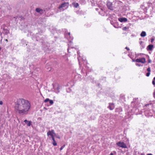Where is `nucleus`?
Returning a JSON list of instances; mask_svg holds the SVG:
<instances>
[{
    "instance_id": "nucleus-1",
    "label": "nucleus",
    "mask_w": 155,
    "mask_h": 155,
    "mask_svg": "<svg viewBox=\"0 0 155 155\" xmlns=\"http://www.w3.org/2000/svg\"><path fill=\"white\" fill-rule=\"evenodd\" d=\"M31 104L27 100L23 98H20L17 100L15 107V112L21 115H26L30 109Z\"/></svg>"
},
{
    "instance_id": "nucleus-2",
    "label": "nucleus",
    "mask_w": 155,
    "mask_h": 155,
    "mask_svg": "<svg viewBox=\"0 0 155 155\" xmlns=\"http://www.w3.org/2000/svg\"><path fill=\"white\" fill-rule=\"evenodd\" d=\"M135 61L137 62H140L143 64H144L146 62V60L145 58H140L136 59Z\"/></svg>"
},
{
    "instance_id": "nucleus-3",
    "label": "nucleus",
    "mask_w": 155,
    "mask_h": 155,
    "mask_svg": "<svg viewBox=\"0 0 155 155\" xmlns=\"http://www.w3.org/2000/svg\"><path fill=\"white\" fill-rule=\"evenodd\" d=\"M47 135L48 136H50L52 139L54 138V135H55V134L53 130H51L50 131H49L47 133Z\"/></svg>"
},
{
    "instance_id": "nucleus-4",
    "label": "nucleus",
    "mask_w": 155,
    "mask_h": 155,
    "mask_svg": "<svg viewBox=\"0 0 155 155\" xmlns=\"http://www.w3.org/2000/svg\"><path fill=\"white\" fill-rule=\"evenodd\" d=\"M117 144L118 147L122 148H126L127 147L126 144L123 142H118L117 143Z\"/></svg>"
},
{
    "instance_id": "nucleus-5",
    "label": "nucleus",
    "mask_w": 155,
    "mask_h": 155,
    "mask_svg": "<svg viewBox=\"0 0 155 155\" xmlns=\"http://www.w3.org/2000/svg\"><path fill=\"white\" fill-rule=\"evenodd\" d=\"M78 60L79 62V64H81V62L82 61H84V62H86V60L85 59V58L84 57L82 58L81 56H79L78 58Z\"/></svg>"
},
{
    "instance_id": "nucleus-6",
    "label": "nucleus",
    "mask_w": 155,
    "mask_h": 155,
    "mask_svg": "<svg viewBox=\"0 0 155 155\" xmlns=\"http://www.w3.org/2000/svg\"><path fill=\"white\" fill-rule=\"evenodd\" d=\"M107 5L108 8L111 10H113V7L112 6V3L109 2L108 1L107 2Z\"/></svg>"
},
{
    "instance_id": "nucleus-7",
    "label": "nucleus",
    "mask_w": 155,
    "mask_h": 155,
    "mask_svg": "<svg viewBox=\"0 0 155 155\" xmlns=\"http://www.w3.org/2000/svg\"><path fill=\"white\" fill-rule=\"evenodd\" d=\"M67 4L68 3H62L61 5L59 6V9H61V8L65 7V8L66 9L67 8Z\"/></svg>"
},
{
    "instance_id": "nucleus-8",
    "label": "nucleus",
    "mask_w": 155,
    "mask_h": 155,
    "mask_svg": "<svg viewBox=\"0 0 155 155\" xmlns=\"http://www.w3.org/2000/svg\"><path fill=\"white\" fill-rule=\"evenodd\" d=\"M118 20L121 22L124 21L126 22L127 21V19L126 18H119Z\"/></svg>"
},
{
    "instance_id": "nucleus-9",
    "label": "nucleus",
    "mask_w": 155,
    "mask_h": 155,
    "mask_svg": "<svg viewBox=\"0 0 155 155\" xmlns=\"http://www.w3.org/2000/svg\"><path fill=\"white\" fill-rule=\"evenodd\" d=\"M153 47V45H150L147 47V49L148 50H152Z\"/></svg>"
},
{
    "instance_id": "nucleus-10",
    "label": "nucleus",
    "mask_w": 155,
    "mask_h": 155,
    "mask_svg": "<svg viewBox=\"0 0 155 155\" xmlns=\"http://www.w3.org/2000/svg\"><path fill=\"white\" fill-rule=\"evenodd\" d=\"M35 11L37 12L40 13H42L43 12V10L39 8H36L35 9Z\"/></svg>"
},
{
    "instance_id": "nucleus-11",
    "label": "nucleus",
    "mask_w": 155,
    "mask_h": 155,
    "mask_svg": "<svg viewBox=\"0 0 155 155\" xmlns=\"http://www.w3.org/2000/svg\"><path fill=\"white\" fill-rule=\"evenodd\" d=\"M108 107L109 108L110 110H112L114 108V106L113 104H110Z\"/></svg>"
},
{
    "instance_id": "nucleus-12",
    "label": "nucleus",
    "mask_w": 155,
    "mask_h": 155,
    "mask_svg": "<svg viewBox=\"0 0 155 155\" xmlns=\"http://www.w3.org/2000/svg\"><path fill=\"white\" fill-rule=\"evenodd\" d=\"M146 35V34L145 31H142L141 34L140 36L142 37H144Z\"/></svg>"
},
{
    "instance_id": "nucleus-13",
    "label": "nucleus",
    "mask_w": 155,
    "mask_h": 155,
    "mask_svg": "<svg viewBox=\"0 0 155 155\" xmlns=\"http://www.w3.org/2000/svg\"><path fill=\"white\" fill-rule=\"evenodd\" d=\"M52 139L53 141V142H52L53 145L54 146H56L57 145V143L55 140L54 138Z\"/></svg>"
},
{
    "instance_id": "nucleus-14",
    "label": "nucleus",
    "mask_w": 155,
    "mask_h": 155,
    "mask_svg": "<svg viewBox=\"0 0 155 155\" xmlns=\"http://www.w3.org/2000/svg\"><path fill=\"white\" fill-rule=\"evenodd\" d=\"M32 122L31 121H28L27 124L28 126H30L31 125Z\"/></svg>"
},
{
    "instance_id": "nucleus-15",
    "label": "nucleus",
    "mask_w": 155,
    "mask_h": 155,
    "mask_svg": "<svg viewBox=\"0 0 155 155\" xmlns=\"http://www.w3.org/2000/svg\"><path fill=\"white\" fill-rule=\"evenodd\" d=\"M152 83L153 84L155 87V77L153 78Z\"/></svg>"
},
{
    "instance_id": "nucleus-16",
    "label": "nucleus",
    "mask_w": 155,
    "mask_h": 155,
    "mask_svg": "<svg viewBox=\"0 0 155 155\" xmlns=\"http://www.w3.org/2000/svg\"><path fill=\"white\" fill-rule=\"evenodd\" d=\"M73 5L76 8L78 6V3H74Z\"/></svg>"
},
{
    "instance_id": "nucleus-17",
    "label": "nucleus",
    "mask_w": 155,
    "mask_h": 155,
    "mask_svg": "<svg viewBox=\"0 0 155 155\" xmlns=\"http://www.w3.org/2000/svg\"><path fill=\"white\" fill-rule=\"evenodd\" d=\"M49 100H50L49 98H47L44 101V102L45 103H46L48 101H49Z\"/></svg>"
},
{
    "instance_id": "nucleus-18",
    "label": "nucleus",
    "mask_w": 155,
    "mask_h": 155,
    "mask_svg": "<svg viewBox=\"0 0 155 155\" xmlns=\"http://www.w3.org/2000/svg\"><path fill=\"white\" fill-rule=\"evenodd\" d=\"M49 102L51 105H52L53 104V101L52 100H50L49 101Z\"/></svg>"
},
{
    "instance_id": "nucleus-19",
    "label": "nucleus",
    "mask_w": 155,
    "mask_h": 155,
    "mask_svg": "<svg viewBox=\"0 0 155 155\" xmlns=\"http://www.w3.org/2000/svg\"><path fill=\"white\" fill-rule=\"evenodd\" d=\"M147 70L148 71V72H150V71H151L150 68V67H149L147 69Z\"/></svg>"
},
{
    "instance_id": "nucleus-20",
    "label": "nucleus",
    "mask_w": 155,
    "mask_h": 155,
    "mask_svg": "<svg viewBox=\"0 0 155 155\" xmlns=\"http://www.w3.org/2000/svg\"><path fill=\"white\" fill-rule=\"evenodd\" d=\"M150 72H148L146 74V76H147V77H148L150 75Z\"/></svg>"
},
{
    "instance_id": "nucleus-21",
    "label": "nucleus",
    "mask_w": 155,
    "mask_h": 155,
    "mask_svg": "<svg viewBox=\"0 0 155 155\" xmlns=\"http://www.w3.org/2000/svg\"><path fill=\"white\" fill-rule=\"evenodd\" d=\"M127 29V28L126 27H124L123 28H122V29L123 30H125Z\"/></svg>"
},
{
    "instance_id": "nucleus-22",
    "label": "nucleus",
    "mask_w": 155,
    "mask_h": 155,
    "mask_svg": "<svg viewBox=\"0 0 155 155\" xmlns=\"http://www.w3.org/2000/svg\"><path fill=\"white\" fill-rule=\"evenodd\" d=\"M154 41V39L153 38H152L151 39V43H152L153 41Z\"/></svg>"
},
{
    "instance_id": "nucleus-23",
    "label": "nucleus",
    "mask_w": 155,
    "mask_h": 155,
    "mask_svg": "<svg viewBox=\"0 0 155 155\" xmlns=\"http://www.w3.org/2000/svg\"><path fill=\"white\" fill-rule=\"evenodd\" d=\"M24 122L26 123L27 124V123L28 122V121L27 120H24Z\"/></svg>"
},
{
    "instance_id": "nucleus-24",
    "label": "nucleus",
    "mask_w": 155,
    "mask_h": 155,
    "mask_svg": "<svg viewBox=\"0 0 155 155\" xmlns=\"http://www.w3.org/2000/svg\"><path fill=\"white\" fill-rule=\"evenodd\" d=\"M136 65L137 66H141V65H140V64H139L138 63H136Z\"/></svg>"
},
{
    "instance_id": "nucleus-25",
    "label": "nucleus",
    "mask_w": 155,
    "mask_h": 155,
    "mask_svg": "<svg viewBox=\"0 0 155 155\" xmlns=\"http://www.w3.org/2000/svg\"><path fill=\"white\" fill-rule=\"evenodd\" d=\"M3 104V102L2 101H0V105H2Z\"/></svg>"
},
{
    "instance_id": "nucleus-26",
    "label": "nucleus",
    "mask_w": 155,
    "mask_h": 155,
    "mask_svg": "<svg viewBox=\"0 0 155 155\" xmlns=\"http://www.w3.org/2000/svg\"><path fill=\"white\" fill-rule=\"evenodd\" d=\"M64 146H62V147H61V148H60V150H62L63 148L64 147Z\"/></svg>"
},
{
    "instance_id": "nucleus-27",
    "label": "nucleus",
    "mask_w": 155,
    "mask_h": 155,
    "mask_svg": "<svg viewBox=\"0 0 155 155\" xmlns=\"http://www.w3.org/2000/svg\"><path fill=\"white\" fill-rule=\"evenodd\" d=\"M125 48L128 50H129V49L127 47H126Z\"/></svg>"
},
{
    "instance_id": "nucleus-28",
    "label": "nucleus",
    "mask_w": 155,
    "mask_h": 155,
    "mask_svg": "<svg viewBox=\"0 0 155 155\" xmlns=\"http://www.w3.org/2000/svg\"><path fill=\"white\" fill-rule=\"evenodd\" d=\"M147 155H153L151 153H149V154H147Z\"/></svg>"
},
{
    "instance_id": "nucleus-29",
    "label": "nucleus",
    "mask_w": 155,
    "mask_h": 155,
    "mask_svg": "<svg viewBox=\"0 0 155 155\" xmlns=\"http://www.w3.org/2000/svg\"><path fill=\"white\" fill-rule=\"evenodd\" d=\"M5 41H6L7 42H8V39H5Z\"/></svg>"
},
{
    "instance_id": "nucleus-30",
    "label": "nucleus",
    "mask_w": 155,
    "mask_h": 155,
    "mask_svg": "<svg viewBox=\"0 0 155 155\" xmlns=\"http://www.w3.org/2000/svg\"><path fill=\"white\" fill-rule=\"evenodd\" d=\"M70 38H71V40H73V37H70Z\"/></svg>"
},
{
    "instance_id": "nucleus-31",
    "label": "nucleus",
    "mask_w": 155,
    "mask_h": 155,
    "mask_svg": "<svg viewBox=\"0 0 155 155\" xmlns=\"http://www.w3.org/2000/svg\"><path fill=\"white\" fill-rule=\"evenodd\" d=\"M140 44H141L142 43V41H141L140 42Z\"/></svg>"
},
{
    "instance_id": "nucleus-32",
    "label": "nucleus",
    "mask_w": 155,
    "mask_h": 155,
    "mask_svg": "<svg viewBox=\"0 0 155 155\" xmlns=\"http://www.w3.org/2000/svg\"><path fill=\"white\" fill-rule=\"evenodd\" d=\"M140 155H144V153H141Z\"/></svg>"
},
{
    "instance_id": "nucleus-33",
    "label": "nucleus",
    "mask_w": 155,
    "mask_h": 155,
    "mask_svg": "<svg viewBox=\"0 0 155 155\" xmlns=\"http://www.w3.org/2000/svg\"><path fill=\"white\" fill-rule=\"evenodd\" d=\"M79 52H78V55H79Z\"/></svg>"
},
{
    "instance_id": "nucleus-34",
    "label": "nucleus",
    "mask_w": 155,
    "mask_h": 155,
    "mask_svg": "<svg viewBox=\"0 0 155 155\" xmlns=\"http://www.w3.org/2000/svg\"><path fill=\"white\" fill-rule=\"evenodd\" d=\"M150 62H151V61H150V60H149V63H150Z\"/></svg>"
},
{
    "instance_id": "nucleus-35",
    "label": "nucleus",
    "mask_w": 155,
    "mask_h": 155,
    "mask_svg": "<svg viewBox=\"0 0 155 155\" xmlns=\"http://www.w3.org/2000/svg\"><path fill=\"white\" fill-rule=\"evenodd\" d=\"M133 61H135H135H134V60H133Z\"/></svg>"
},
{
    "instance_id": "nucleus-36",
    "label": "nucleus",
    "mask_w": 155,
    "mask_h": 155,
    "mask_svg": "<svg viewBox=\"0 0 155 155\" xmlns=\"http://www.w3.org/2000/svg\"><path fill=\"white\" fill-rule=\"evenodd\" d=\"M68 35H70V33H68Z\"/></svg>"
},
{
    "instance_id": "nucleus-37",
    "label": "nucleus",
    "mask_w": 155,
    "mask_h": 155,
    "mask_svg": "<svg viewBox=\"0 0 155 155\" xmlns=\"http://www.w3.org/2000/svg\"><path fill=\"white\" fill-rule=\"evenodd\" d=\"M154 96H155V92H154Z\"/></svg>"
},
{
    "instance_id": "nucleus-38",
    "label": "nucleus",
    "mask_w": 155,
    "mask_h": 155,
    "mask_svg": "<svg viewBox=\"0 0 155 155\" xmlns=\"http://www.w3.org/2000/svg\"><path fill=\"white\" fill-rule=\"evenodd\" d=\"M1 47H0V50H1Z\"/></svg>"
}]
</instances>
